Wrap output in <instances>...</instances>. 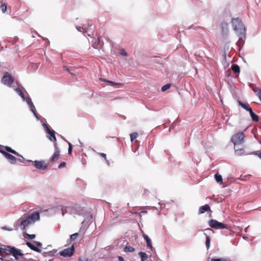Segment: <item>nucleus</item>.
<instances>
[{
    "mask_svg": "<svg viewBox=\"0 0 261 261\" xmlns=\"http://www.w3.org/2000/svg\"><path fill=\"white\" fill-rule=\"evenodd\" d=\"M6 255H12L15 259L21 260L23 261L24 259V255L21 252L20 250L16 249L14 247L10 246H6L4 248H0V259L3 260V256Z\"/></svg>",
    "mask_w": 261,
    "mask_h": 261,
    "instance_id": "f257e3e1",
    "label": "nucleus"
},
{
    "mask_svg": "<svg viewBox=\"0 0 261 261\" xmlns=\"http://www.w3.org/2000/svg\"><path fill=\"white\" fill-rule=\"evenodd\" d=\"M40 218V214L39 212H34L31 215L25 218L19 219L17 222L19 223L21 229L24 230L26 227L32 223L35 222Z\"/></svg>",
    "mask_w": 261,
    "mask_h": 261,
    "instance_id": "f03ea898",
    "label": "nucleus"
},
{
    "mask_svg": "<svg viewBox=\"0 0 261 261\" xmlns=\"http://www.w3.org/2000/svg\"><path fill=\"white\" fill-rule=\"evenodd\" d=\"M232 23L234 30L238 33H245V28L242 20L239 18H233Z\"/></svg>",
    "mask_w": 261,
    "mask_h": 261,
    "instance_id": "7ed1b4c3",
    "label": "nucleus"
},
{
    "mask_svg": "<svg viewBox=\"0 0 261 261\" xmlns=\"http://www.w3.org/2000/svg\"><path fill=\"white\" fill-rule=\"evenodd\" d=\"M245 136L243 132H239L234 134L231 138V141L234 147L242 144L244 142Z\"/></svg>",
    "mask_w": 261,
    "mask_h": 261,
    "instance_id": "20e7f679",
    "label": "nucleus"
},
{
    "mask_svg": "<svg viewBox=\"0 0 261 261\" xmlns=\"http://www.w3.org/2000/svg\"><path fill=\"white\" fill-rule=\"evenodd\" d=\"M208 225L213 228L215 229H223L227 228L226 225L214 219H211L208 221Z\"/></svg>",
    "mask_w": 261,
    "mask_h": 261,
    "instance_id": "39448f33",
    "label": "nucleus"
},
{
    "mask_svg": "<svg viewBox=\"0 0 261 261\" xmlns=\"http://www.w3.org/2000/svg\"><path fill=\"white\" fill-rule=\"evenodd\" d=\"M13 82L14 79L11 74L8 72H6L2 79V83L8 87H11Z\"/></svg>",
    "mask_w": 261,
    "mask_h": 261,
    "instance_id": "423d86ee",
    "label": "nucleus"
},
{
    "mask_svg": "<svg viewBox=\"0 0 261 261\" xmlns=\"http://www.w3.org/2000/svg\"><path fill=\"white\" fill-rule=\"evenodd\" d=\"M74 252V247L73 245L71 247L64 249L63 250L60 252V254L64 257H70L71 256Z\"/></svg>",
    "mask_w": 261,
    "mask_h": 261,
    "instance_id": "0eeeda50",
    "label": "nucleus"
},
{
    "mask_svg": "<svg viewBox=\"0 0 261 261\" xmlns=\"http://www.w3.org/2000/svg\"><path fill=\"white\" fill-rule=\"evenodd\" d=\"M34 166L39 170H44L47 168V164L44 160L34 161Z\"/></svg>",
    "mask_w": 261,
    "mask_h": 261,
    "instance_id": "6e6552de",
    "label": "nucleus"
},
{
    "mask_svg": "<svg viewBox=\"0 0 261 261\" xmlns=\"http://www.w3.org/2000/svg\"><path fill=\"white\" fill-rule=\"evenodd\" d=\"M60 151H55L52 156L49 159L48 162L50 163L56 162L60 158Z\"/></svg>",
    "mask_w": 261,
    "mask_h": 261,
    "instance_id": "1a4fd4ad",
    "label": "nucleus"
},
{
    "mask_svg": "<svg viewBox=\"0 0 261 261\" xmlns=\"http://www.w3.org/2000/svg\"><path fill=\"white\" fill-rule=\"evenodd\" d=\"M3 153H4V155L6 157V158H7L9 161V162L11 164L15 163V162L16 161V159L14 155L10 154L8 152H3Z\"/></svg>",
    "mask_w": 261,
    "mask_h": 261,
    "instance_id": "9d476101",
    "label": "nucleus"
},
{
    "mask_svg": "<svg viewBox=\"0 0 261 261\" xmlns=\"http://www.w3.org/2000/svg\"><path fill=\"white\" fill-rule=\"evenodd\" d=\"M238 36L239 37V39L237 43V44L238 46L241 47L243 45L244 43V40L245 39V33H242V34L241 33L238 34Z\"/></svg>",
    "mask_w": 261,
    "mask_h": 261,
    "instance_id": "9b49d317",
    "label": "nucleus"
},
{
    "mask_svg": "<svg viewBox=\"0 0 261 261\" xmlns=\"http://www.w3.org/2000/svg\"><path fill=\"white\" fill-rule=\"evenodd\" d=\"M47 133L50 135L49 137H48V139L51 141L55 142L57 141L56 137L55 136V132L54 130L48 129Z\"/></svg>",
    "mask_w": 261,
    "mask_h": 261,
    "instance_id": "f8f14e48",
    "label": "nucleus"
},
{
    "mask_svg": "<svg viewBox=\"0 0 261 261\" xmlns=\"http://www.w3.org/2000/svg\"><path fill=\"white\" fill-rule=\"evenodd\" d=\"M209 211H211L210 206L208 204H205L199 207L198 212L199 214H202Z\"/></svg>",
    "mask_w": 261,
    "mask_h": 261,
    "instance_id": "ddd939ff",
    "label": "nucleus"
},
{
    "mask_svg": "<svg viewBox=\"0 0 261 261\" xmlns=\"http://www.w3.org/2000/svg\"><path fill=\"white\" fill-rule=\"evenodd\" d=\"M143 238L146 242L147 247L150 248L151 250H152L153 247L151 244V242L150 239L148 237V236L145 234V233H143Z\"/></svg>",
    "mask_w": 261,
    "mask_h": 261,
    "instance_id": "4468645a",
    "label": "nucleus"
},
{
    "mask_svg": "<svg viewBox=\"0 0 261 261\" xmlns=\"http://www.w3.org/2000/svg\"><path fill=\"white\" fill-rule=\"evenodd\" d=\"M26 244L32 250H34V251H35L36 252H41V250L39 248H37V247H36L33 244H32L31 242H27L26 243Z\"/></svg>",
    "mask_w": 261,
    "mask_h": 261,
    "instance_id": "2eb2a0df",
    "label": "nucleus"
},
{
    "mask_svg": "<svg viewBox=\"0 0 261 261\" xmlns=\"http://www.w3.org/2000/svg\"><path fill=\"white\" fill-rule=\"evenodd\" d=\"M238 102L240 106H241L243 108H244L247 111L250 110V109L251 108L250 107L249 105L247 103H243L241 101H239Z\"/></svg>",
    "mask_w": 261,
    "mask_h": 261,
    "instance_id": "dca6fc26",
    "label": "nucleus"
},
{
    "mask_svg": "<svg viewBox=\"0 0 261 261\" xmlns=\"http://www.w3.org/2000/svg\"><path fill=\"white\" fill-rule=\"evenodd\" d=\"M5 148V149H6V150L8 152H11L12 153H13L17 156H21V155L17 152H16L15 150H13V149H12L10 147H9V146H5L4 147Z\"/></svg>",
    "mask_w": 261,
    "mask_h": 261,
    "instance_id": "f3484780",
    "label": "nucleus"
},
{
    "mask_svg": "<svg viewBox=\"0 0 261 261\" xmlns=\"http://www.w3.org/2000/svg\"><path fill=\"white\" fill-rule=\"evenodd\" d=\"M231 69L234 73H239L240 71V67L237 64H232L231 65Z\"/></svg>",
    "mask_w": 261,
    "mask_h": 261,
    "instance_id": "a211bd4d",
    "label": "nucleus"
},
{
    "mask_svg": "<svg viewBox=\"0 0 261 261\" xmlns=\"http://www.w3.org/2000/svg\"><path fill=\"white\" fill-rule=\"evenodd\" d=\"M234 150L235 153L237 155H241L245 152L244 149L243 148H237V146L234 147Z\"/></svg>",
    "mask_w": 261,
    "mask_h": 261,
    "instance_id": "6ab92c4d",
    "label": "nucleus"
},
{
    "mask_svg": "<svg viewBox=\"0 0 261 261\" xmlns=\"http://www.w3.org/2000/svg\"><path fill=\"white\" fill-rule=\"evenodd\" d=\"M138 254L141 258V261L147 260L148 257L147 254L145 252H139Z\"/></svg>",
    "mask_w": 261,
    "mask_h": 261,
    "instance_id": "aec40b11",
    "label": "nucleus"
},
{
    "mask_svg": "<svg viewBox=\"0 0 261 261\" xmlns=\"http://www.w3.org/2000/svg\"><path fill=\"white\" fill-rule=\"evenodd\" d=\"M124 251L126 252H133L135 251V248L132 246H126L124 247Z\"/></svg>",
    "mask_w": 261,
    "mask_h": 261,
    "instance_id": "412c9836",
    "label": "nucleus"
},
{
    "mask_svg": "<svg viewBox=\"0 0 261 261\" xmlns=\"http://www.w3.org/2000/svg\"><path fill=\"white\" fill-rule=\"evenodd\" d=\"M215 178L216 181L218 183L222 182V177L218 173H217L216 174H215Z\"/></svg>",
    "mask_w": 261,
    "mask_h": 261,
    "instance_id": "4be33fe9",
    "label": "nucleus"
},
{
    "mask_svg": "<svg viewBox=\"0 0 261 261\" xmlns=\"http://www.w3.org/2000/svg\"><path fill=\"white\" fill-rule=\"evenodd\" d=\"M252 90L257 96L261 94V90L258 87H252Z\"/></svg>",
    "mask_w": 261,
    "mask_h": 261,
    "instance_id": "5701e85b",
    "label": "nucleus"
},
{
    "mask_svg": "<svg viewBox=\"0 0 261 261\" xmlns=\"http://www.w3.org/2000/svg\"><path fill=\"white\" fill-rule=\"evenodd\" d=\"M204 234L206 236V241H205V245L206 247V248L208 249L210 248V238L209 236H208L205 233Z\"/></svg>",
    "mask_w": 261,
    "mask_h": 261,
    "instance_id": "b1692460",
    "label": "nucleus"
},
{
    "mask_svg": "<svg viewBox=\"0 0 261 261\" xmlns=\"http://www.w3.org/2000/svg\"><path fill=\"white\" fill-rule=\"evenodd\" d=\"M138 136V134L136 132L130 134V138L131 142H133Z\"/></svg>",
    "mask_w": 261,
    "mask_h": 261,
    "instance_id": "393cba45",
    "label": "nucleus"
},
{
    "mask_svg": "<svg viewBox=\"0 0 261 261\" xmlns=\"http://www.w3.org/2000/svg\"><path fill=\"white\" fill-rule=\"evenodd\" d=\"M105 81H106L107 83H108L110 85H111L112 86H122V84L121 83H115V82H114L112 81H107V80H105Z\"/></svg>",
    "mask_w": 261,
    "mask_h": 261,
    "instance_id": "a878e982",
    "label": "nucleus"
},
{
    "mask_svg": "<svg viewBox=\"0 0 261 261\" xmlns=\"http://www.w3.org/2000/svg\"><path fill=\"white\" fill-rule=\"evenodd\" d=\"M15 90L19 94V95H20L23 99H24V95L20 89L16 88Z\"/></svg>",
    "mask_w": 261,
    "mask_h": 261,
    "instance_id": "bb28decb",
    "label": "nucleus"
},
{
    "mask_svg": "<svg viewBox=\"0 0 261 261\" xmlns=\"http://www.w3.org/2000/svg\"><path fill=\"white\" fill-rule=\"evenodd\" d=\"M28 104L30 106V107L31 108V110L33 112L34 115L37 116V115H36V113L35 112V111L33 110V109H35V107L33 105V103L31 101L30 99H29L28 101Z\"/></svg>",
    "mask_w": 261,
    "mask_h": 261,
    "instance_id": "cd10ccee",
    "label": "nucleus"
},
{
    "mask_svg": "<svg viewBox=\"0 0 261 261\" xmlns=\"http://www.w3.org/2000/svg\"><path fill=\"white\" fill-rule=\"evenodd\" d=\"M170 87H171V84H166L162 87L161 90L163 92H165L167 90L169 89Z\"/></svg>",
    "mask_w": 261,
    "mask_h": 261,
    "instance_id": "c85d7f7f",
    "label": "nucleus"
},
{
    "mask_svg": "<svg viewBox=\"0 0 261 261\" xmlns=\"http://www.w3.org/2000/svg\"><path fill=\"white\" fill-rule=\"evenodd\" d=\"M79 234L78 233H75L70 236V240L71 241L75 240L79 237Z\"/></svg>",
    "mask_w": 261,
    "mask_h": 261,
    "instance_id": "c756f323",
    "label": "nucleus"
},
{
    "mask_svg": "<svg viewBox=\"0 0 261 261\" xmlns=\"http://www.w3.org/2000/svg\"><path fill=\"white\" fill-rule=\"evenodd\" d=\"M251 117L253 121H254L255 122L258 121V120H259L258 116L255 113H254Z\"/></svg>",
    "mask_w": 261,
    "mask_h": 261,
    "instance_id": "7c9ffc66",
    "label": "nucleus"
},
{
    "mask_svg": "<svg viewBox=\"0 0 261 261\" xmlns=\"http://www.w3.org/2000/svg\"><path fill=\"white\" fill-rule=\"evenodd\" d=\"M7 5L6 4H3L1 6V9L2 11L3 12V13L6 12V11L7 10Z\"/></svg>",
    "mask_w": 261,
    "mask_h": 261,
    "instance_id": "2f4dec72",
    "label": "nucleus"
},
{
    "mask_svg": "<svg viewBox=\"0 0 261 261\" xmlns=\"http://www.w3.org/2000/svg\"><path fill=\"white\" fill-rule=\"evenodd\" d=\"M76 28L79 31L82 32L84 34L87 33V31L84 28L80 27H76Z\"/></svg>",
    "mask_w": 261,
    "mask_h": 261,
    "instance_id": "473e14b6",
    "label": "nucleus"
},
{
    "mask_svg": "<svg viewBox=\"0 0 261 261\" xmlns=\"http://www.w3.org/2000/svg\"><path fill=\"white\" fill-rule=\"evenodd\" d=\"M211 261H230L229 259H224V258H213Z\"/></svg>",
    "mask_w": 261,
    "mask_h": 261,
    "instance_id": "72a5a7b5",
    "label": "nucleus"
},
{
    "mask_svg": "<svg viewBox=\"0 0 261 261\" xmlns=\"http://www.w3.org/2000/svg\"><path fill=\"white\" fill-rule=\"evenodd\" d=\"M68 145H69V148H68V154H71V153H72V144L69 142L68 143Z\"/></svg>",
    "mask_w": 261,
    "mask_h": 261,
    "instance_id": "f704fd0d",
    "label": "nucleus"
},
{
    "mask_svg": "<svg viewBox=\"0 0 261 261\" xmlns=\"http://www.w3.org/2000/svg\"><path fill=\"white\" fill-rule=\"evenodd\" d=\"M24 236H28L30 238V239H33L36 237L35 234H29L25 232H24Z\"/></svg>",
    "mask_w": 261,
    "mask_h": 261,
    "instance_id": "c9c22d12",
    "label": "nucleus"
},
{
    "mask_svg": "<svg viewBox=\"0 0 261 261\" xmlns=\"http://www.w3.org/2000/svg\"><path fill=\"white\" fill-rule=\"evenodd\" d=\"M66 165V163L65 162H62L60 164V165L58 166L59 169L63 168L65 167Z\"/></svg>",
    "mask_w": 261,
    "mask_h": 261,
    "instance_id": "e433bc0d",
    "label": "nucleus"
},
{
    "mask_svg": "<svg viewBox=\"0 0 261 261\" xmlns=\"http://www.w3.org/2000/svg\"><path fill=\"white\" fill-rule=\"evenodd\" d=\"M54 143V148H55V151H60V149H59V147H58L56 141Z\"/></svg>",
    "mask_w": 261,
    "mask_h": 261,
    "instance_id": "4c0bfd02",
    "label": "nucleus"
},
{
    "mask_svg": "<svg viewBox=\"0 0 261 261\" xmlns=\"http://www.w3.org/2000/svg\"><path fill=\"white\" fill-rule=\"evenodd\" d=\"M98 154L102 158H105V160L107 161V155L106 154L104 153H98Z\"/></svg>",
    "mask_w": 261,
    "mask_h": 261,
    "instance_id": "58836bf2",
    "label": "nucleus"
},
{
    "mask_svg": "<svg viewBox=\"0 0 261 261\" xmlns=\"http://www.w3.org/2000/svg\"><path fill=\"white\" fill-rule=\"evenodd\" d=\"M43 126L44 128L45 129L46 132H47L48 131V129H50L48 126L47 125V124L44 123L43 124Z\"/></svg>",
    "mask_w": 261,
    "mask_h": 261,
    "instance_id": "ea45409f",
    "label": "nucleus"
},
{
    "mask_svg": "<svg viewBox=\"0 0 261 261\" xmlns=\"http://www.w3.org/2000/svg\"><path fill=\"white\" fill-rule=\"evenodd\" d=\"M120 54L124 56H127V53L125 52V51L124 49H121L120 50Z\"/></svg>",
    "mask_w": 261,
    "mask_h": 261,
    "instance_id": "a19ab883",
    "label": "nucleus"
},
{
    "mask_svg": "<svg viewBox=\"0 0 261 261\" xmlns=\"http://www.w3.org/2000/svg\"><path fill=\"white\" fill-rule=\"evenodd\" d=\"M255 154L257 155L258 157L261 159V152L256 151L254 153Z\"/></svg>",
    "mask_w": 261,
    "mask_h": 261,
    "instance_id": "79ce46f5",
    "label": "nucleus"
},
{
    "mask_svg": "<svg viewBox=\"0 0 261 261\" xmlns=\"http://www.w3.org/2000/svg\"><path fill=\"white\" fill-rule=\"evenodd\" d=\"M34 243L36 244V245L38 247H41L42 246V244L40 242H36V241H34Z\"/></svg>",
    "mask_w": 261,
    "mask_h": 261,
    "instance_id": "37998d69",
    "label": "nucleus"
},
{
    "mask_svg": "<svg viewBox=\"0 0 261 261\" xmlns=\"http://www.w3.org/2000/svg\"><path fill=\"white\" fill-rule=\"evenodd\" d=\"M63 68H64V69L67 71H68L69 73H70V72H71V71H70V69H69V67H67V66H64V67H63Z\"/></svg>",
    "mask_w": 261,
    "mask_h": 261,
    "instance_id": "c03bdc74",
    "label": "nucleus"
},
{
    "mask_svg": "<svg viewBox=\"0 0 261 261\" xmlns=\"http://www.w3.org/2000/svg\"><path fill=\"white\" fill-rule=\"evenodd\" d=\"M250 113V116H251L254 113L253 112L252 108L250 109V110L248 111Z\"/></svg>",
    "mask_w": 261,
    "mask_h": 261,
    "instance_id": "a18cd8bd",
    "label": "nucleus"
},
{
    "mask_svg": "<svg viewBox=\"0 0 261 261\" xmlns=\"http://www.w3.org/2000/svg\"><path fill=\"white\" fill-rule=\"evenodd\" d=\"M118 261H124V259L122 256H118Z\"/></svg>",
    "mask_w": 261,
    "mask_h": 261,
    "instance_id": "49530a36",
    "label": "nucleus"
},
{
    "mask_svg": "<svg viewBox=\"0 0 261 261\" xmlns=\"http://www.w3.org/2000/svg\"><path fill=\"white\" fill-rule=\"evenodd\" d=\"M0 152L2 153L4 155L3 152H7L2 149H0Z\"/></svg>",
    "mask_w": 261,
    "mask_h": 261,
    "instance_id": "de8ad7c7",
    "label": "nucleus"
},
{
    "mask_svg": "<svg viewBox=\"0 0 261 261\" xmlns=\"http://www.w3.org/2000/svg\"><path fill=\"white\" fill-rule=\"evenodd\" d=\"M205 230V231H213V230L212 229H211V228L206 229Z\"/></svg>",
    "mask_w": 261,
    "mask_h": 261,
    "instance_id": "09e8293b",
    "label": "nucleus"
},
{
    "mask_svg": "<svg viewBox=\"0 0 261 261\" xmlns=\"http://www.w3.org/2000/svg\"><path fill=\"white\" fill-rule=\"evenodd\" d=\"M100 38L99 37H98L97 38V42L99 44V43H100Z\"/></svg>",
    "mask_w": 261,
    "mask_h": 261,
    "instance_id": "8fccbe9b",
    "label": "nucleus"
},
{
    "mask_svg": "<svg viewBox=\"0 0 261 261\" xmlns=\"http://www.w3.org/2000/svg\"><path fill=\"white\" fill-rule=\"evenodd\" d=\"M69 73H70L71 75H73V76H75V73H73V72H70Z\"/></svg>",
    "mask_w": 261,
    "mask_h": 261,
    "instance_id": "3c124183",
    "label": "nucleus"
},
{
    "mask_svg": "<svg viewBox=\"0 0 261 261\" xmlns=\"http://www.w3.org/2000/svg\"><path fill=\"white\" fill-rule=\"evenodd\" d=\"M79 261H85V260H82L81 259H80Z\"/></svg>",
    "mask_w": 261,
    "mask_h": 261,
    "instance_id": "603ef678",
    "label": "nucleus"
},
{
    "mask_svg": "<svg viewBox=\"0 0 261 261\" xmlns=\"http://www.w3.org/2000/svg\"><path fill=\"white\" fill-rule=\"evenodd\" d=\"M87 261H88V260H87Z\"/></svg>",
    "mask_w": 261,
    "mask_h": 261,
    "instance_id": "864d4df0",
    "label": "nucleus"
}]
</instances>
